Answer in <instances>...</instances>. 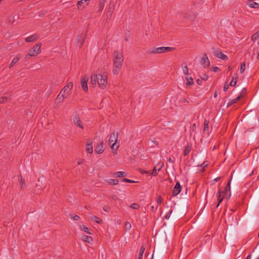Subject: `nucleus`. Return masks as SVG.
<instances>
[{"label": "nucleus", "instance_id": "1", "mask_svg": "<svg viewBox=\"0 0 259 259\" xmlns=\"http://www.w3.org/2000/svg\"><path fill=\"white\" fill-rule=\"evenodd\" d=\"M91 83L94 87L97 85L98 88L104 90L108 83L107 75L104 72H94L91 75Z\"/></svg>", "mask_w": 259, "mask_h": 259}, {"label": "nucleus", "instance_id": "2", "mask_svg": "<svg viewBox=\"0 0 259 259\" xmlns=\"http://www.w3.org/2000/svg\"><path fill=\"white\" fill-rule=\"evenodd\" d=\"M113 61V73L115 75L118 74L121 70L123 65V56L121 53L114 51L112 55Z\"/></svg>", "mask_w": 259, "mask_h": 259}, {"label": "nucleus", "instance_id": "3", "mask_svg": "<svg viewBox=\"0 0 259 259\" xmlns=\"http://www.w3.org/2000/svg\"><path fill=\"white\" fill-rule=\"evenodd\" d=\"M73 87V83L71 81L68 82L64 87L57 98V100L60 103H62L65 99L70 96Z\"/></svg>", "mask_w": 259, "mask_h": 259}, {"label": "nucleus", "instance_id": "4", "mask_svg": "<svg viewBox=\"0 0 259 259\" xmlns=\"http://www.w3.org/2000/svg\"><path fill=\"white\" fill-rule=\"evenodd\" d=\"M231 179L228 181L227 186L224 188V190L221 191L219 189L218 192L217 194V197L219 201L217 207H218L220 203L224 199H229L231 197L230 192V185Z\"/></svg>", "mask_w": 259, "mask_h": 259}, {"label": "nucleus", "instance_id": "5", "mask_svg": "<svg viewBox=\"0 0 259 259\" xmlns=\"http://www.w3.org/2000/svg\"><path fill=\"white\" fill-rule=\"evenodd\" d=\"M117 139L118 133L117 132H113L109 136V144L110 145V148H111L114 154H117V151L119 146L118 144H116Z\"/></svg>", "mask_w": 259, "mask_h": 259}, {"label": "nucleus", "instance_id": "6", "mask_svg": "<svg viewBox=\"0 0 259 259\" xmlns=\"http://www.w3.org/2000/svg\"><path fill=\"white\" fill-rule=\"evenodd\" d=\"M41 44L40 42L37 43L29 50L28 56L34 57L39 54L41 53Z\"/></svg>", "mask_w": 259, "mask_h": 259}, {"label": "nucleus", "instance_id": "7", "mask_svg": "<svg viewBox=\"0 0 259 259\" xmlns=\"http://www.w3.org/2000/svg\"><path fill=\"white\" fill-rule=\"evenodd\" d=\"M73 122L76 126L79 127L81 131H84L85 127L83 124L78 114L73 115L72 117Z\"/></svg>", "mask_w": 259, "mask_h": 259}, {"label": "nucleus", "instance_id": "8", "mask_svg": "<svg viewBox=\"0 0 259 259\" xmlns=\"http://www.w3.org/2000/svg\"><path fill=\"white\" fill-rule=\"evenodd\" d=\"M175 49L174 48H171L169 47H159L155 48L153 50L152 52L153 53H165L167 52H171L173 51Z\"/></svg>", "mask_w": 259, "mask_h": 259}, {"label": "nucleus", "instance_id": "9", "mask_svg": "<svg viewBox=\"0 0 259 259\" xmlns=\"http://www.w3.org/2000/svg\"><path fill=\"white\" fill-rule=\"evenodd\" d=\"M88 82V77L87 76H82L81 79V80H80V85H81L82 89L85 93H87L89 90Z\"/></svg>", "mask_w": 259, "mask_h": 259}, {"label": "nucleus", "instance_id": "10", "mask_svg": "<svg viewBox=\"0 0 259 259\" xmlns=\"http://www.w3.org/2000/svg\"><path fill=\"white\" fill-rule=\"evenodd\" d=\"M85 38V35L82 34L79 35L76 37V41L77 42V46H78L79 48L82 47Z\"/></svg>", "mask_w": 259, "mask_h": 259}, {"label": "nucleus", "instance_id": "11", "mask_svg": "<svg viewBox=\"0 0 259 259\" xmlns=\"http://www.w3.org/2000/svg\"><path fill=\"white\" fill-rule=\"evenodd\" d=\"M182 188L179 182H177L176 185L174 187L172 191V194L173 196L177 195L181 191Z\"/></svg>", "mask_w": 259, "mask_h": 259}, {"label": "nucleus", "instance_id": "12", "mask_svg": "<svg viewBox=\"0 0 259 259\" xmlns=\"http://www.w3.org/2000/svg\"><path fill=\"white\" fill-rule=\"evenodd\" d=\"M201 64L204 68L208 67L209 66V61L206 54H205L201 58Z\"/></svg>", "mask_w": 259, "mask_h": 259}, {"label": "nucleus", "instance_id": "13", "mask_svg": "<svg viewBox=\"0 0 259 259\" xmlns=\"http://www.w3.org/2000/svg\"><path fill=\"white\" fill-rule=\"evenodd\" d=\"M39 37L38 34H35L25 38V40L27 42H34L37 40Z\"/></svg>", "mask_w": 259, "mask_h": 259}, {"label": "nucleus", "instance_id": "14", "mask_svg": "<svg viewBox=\"0 0 259 259\" xmlns=\"http://www.w3.org/2000/svg\"><path fill=\"white\" fill-rule=\"evenodd\" d=\"M214 56L223 60L226 61L228 60L227 56L220 51H215L214 52Z\"/></svg>", "mask_w": 259, "mask_h": 259}, {"label": "nucleus", "instance_id": "15", "mask_svg": "<svg viewBox=\"0 0 259 259\" xmlns=\"http://www.w3.org/2000/svg\"><path fill=\"white\" fill-rule=\"evenodd\" d=\"M90 1V0H80L78 1L77 4L78 9H83L85 8L89 4Z\"/></svg>", "mask_w": 259, "mask_h": 259}, {"label": "nucleus", "instance_id": "16", "mask_svg": "<svg viewBox=\"0 0 259 259\" xmlns=\"http://www.w3.org/2000/svg\"><path fill=\"white\" fill-rule=\"evenodd\" d=\"M104 150L103 143L102 142L99 144L97 145L95 147V151L97 154H101Z\"/></svg>", "mask_w": 259, "mask_h": 259}, {"label": "nucleus", "instance_id": "17", "mask_svg": "<svg viewBox=\"0 0 259 259\" xmlns=\"http://www.w3.org/2000/svg\"><path fill=\"white\" fill-rule=\"evenodd\" d=\"M243 98V95L242 94H241L239 95L236 98L232 99L229 101V102L227 104V107H229L231 106L232 104L236 103L238 101L240 100L241 99Z\"/></svg>", "mask_w": 259, "mask_h": 259}, {"label": "nucleus", "instance_id": "18", "mask_svg": "<svg viewBox=\"0 0 259 259\" xmlns=\"http://www.w3.org/2000/svg\"><path fill=\"white\" fill-rule=\"evenodd\" d=\"M85 150L90 154H92L93 153V148L92 145V142L90 141L87 142L85 146Z\"/></svg>", "mask_w": 259, "mask_h": 259}, {"label": "nucleus", "instance_id": "19", "mask_svg": "<svg viewBox=\"0 0 259 259\" xmlns=\"http://www.w3.org/2000/svg\"><path fill=\"white\" fill-rule=\"evenodd\" d=\"M21 57V55L18 54L15 58H14L9 65V68L13 67L18 62Z\"/></svg>", "mask_w": 259, "mask_h": 259}, {"label": "nucleus", "instance_id": "20", "mask_svg": "<svg viewBox=\"0 0 259 259\" xmlns=\"http://www.w3.org/2000/svg\"><path fill=\"white\" fill-rule=\"evenodd\" d=\"M185 80L186 81L185 83L186 87H188V85H192L194 84L193 78L189 75L185 77Z\"/></svg>", "mask_w": 259, "mask_h": 259}, {"label": "nucleus", "instance_id": "21", "mask_svg": "<svg viewBox=\"0 0 259 259\" xmlns=\"http://www.w3.org/2000/svg\"><path fill=\"white\" fill-rule=\"evenodd\" d=\"M81 239L83 241L86 242H88L90 244H92L93 243V238L91 236L82 235L81 236Z\"/></svg>", "mask_w": 259, "mask_h": 259}, {"label": "nucleus", "instance_id": "22", "mask_svg": "<svg viewBox=\"0 0 259 259\" xmlns=\"http://www.w3.org/2000/svg\"><path fill=\"white\" fill-rule=\"evenodd\" d=\"M113 176L118 178L124 177L126 176V174L124 171H117L114 172Z\"/></svg>", "mask_w": 259, "mask_h": 259}, {"label": "nucleus", "instance_id": "23", "mask_svg": "<svg viewBox=\"0 0 259 259\" xmlns=\"http://www.w3.org/2000/svg\"><path fill=\"white\" fill-rule=\"evenodd\" d=\"M208 127H209V121L207 120H205L204 121V128L203 132L208 134Z\"/></svg>", "mask_w": 259, "mask_h": 259}, {"label": "nucleus", "instance_id": "24", "mask_svg": "<svg viewBox=\"0 0 259 259\" xmlns=\"http://www.w3.org/2000/svg\"><path fill=\"white\" fill-rule=\"evenodd\" d=\"M90 218L94 221H95L97 224H101L102 220L98 217L95 215H91Z\"/></svg>", "mask_w": 259, "mask_h": 259}, {"label": "nucleus", "instance_id": "25", "mask_svg": "<svg viewBox=\"0 0 259 259\" xmlns=\"http://www.w3.org/2000/svg\"><path fill=\"white\" fill-rule=\"evenodd\" d=\"M108 184L111 185H116L118 183V181L116 179H110L107 180Z\"/></svg>", "mask_w": 259, "mask_h": 259}, {"label": "nucleus", "instance_id": "26", "mask_svg": "<svg viewBox=\"0 0 259 259\" xmlns=\"http://www.w3.org/2000/svg\"><path fill=\"white\" fill-rule=\"evenodd\" d=\"M11 100V98L7 97H2L0 98V103L4 104L7 103Z\"/></svg>", "mask_w": 259, "mask_h": 259}, {"label": "nucleus", "instance_id": "27", "mask_svg": "<svg viewBox=\"0 0 259 259\" xmlns=\"http://www.w3.org/2000/svg\"><path fill=\"white\" fill-rule=\"evenodd\" d=\"M80 229L82 231H83L85 232L88 234H92V233L91 232L90 229L88 227H87L86 226H85L84 225H81L80 226Z\"/></svg>", "mask_w": 259, "mask_h": 259}, {"label": "nucleus", "instance_id": "28", "mask_svg": "<svg viewBox=\"0 0 259 259\" xmlns=\"http://www.w3.org/2000/svg\"><path fill=\"white\" fill-rule=\"evenodd\" d=\"M182 71L186 76H188L189 70L188 67L185 65L182 66Z\"/></svg>", "mask_w": 259, "mask_h": 259}, {"label": "nucleus", "instance_id": "29", "mask_svg": "<svg viewBox=\"0 0 259 259\" xmlns=\"http://www.w3.org/2000/svg\"><path fill=\"white\" fill-rule=\"evenodd\" d=\"M191 151V147L187 145L185 148V149H184V155L185 156H187L189 153Z\"/></svg>", "mask_w": 259, "mask_h": 259}, {"label": "nucleus", "instance_id": "30", "mask_svg": "<svg viewBox=\"0 0 259 259\" xmlns=\"http://www.w3.org/2000/svg\"><path fill=\"white\" fill-rule=\"evenodd\" d=\"M248 6L250 8H256L258 7V4L256 2H252L248 4Z\"/></svg>", "mask_w": 259, "mask_h": 259}, {"label": "nucleus", "instance_id": "31", "mask_svg": "<svg viewBox=\"0 0 259 259\" xmlns=\"http://www.w3.org/2000/svg\"><path fill=\"white\" fill-rule=\"evenodd\" d=\"M259 39V31L256 32L251 36V39L253 41Z\"/></svg>", "mask_w": 259, "mask_h": 259}, {"label": "nucleus", "instance_id": "32", "mask_svg": "<svg viewBox=\"0 0 259 259\" xmlns=\"http://www.w3.org/2000/svg\"><path fill=\"white\" fill-rule=\"evenodd\" d=\"M237 82V77H233L231 82H230V85L232 87L235 86Z\"/></svg>", "mask_w": 259, "mask_h": 259}, {"label": "nucleus", "instance_id": "33", "mask_svg": "<svg viewBox=\"0 0 259 259\" xmlns=\"http://www.w3.org/2000/svg\"><path fill=\"white\" fill-rule=\"evenodd\" d=\"M245 63L244 62L241 63L240 68V73H243L244 72V70L245 69Z\"/></svg>", "mask_w": 259, "mask_h": 259}, {"label": "nucleus", "instance_id": "34", "mask_svg": "<svg viewBox=\"0 0 259 259\" xmlns=\"http://www.w3.org/2000/svg\"><path fill=\"white\" fill-rule=\"evenodd\" d=\"M144 251L145 248L143 247H141L139 254V259H142Z\"/></svg>", "mask_w": 259, "mask_h": 259}, {"label": "nucleus", "instance_id": "35", "mask_svg": "<svg viewBox=\"0 0 259 259\" xmlns=\"http://www.w3.org/2000/svg\"><path fill=\"white\" fill-rule=\"evenodd\" d=\"M160 168L157 169L156 168V167H154L152 173H151L150 174H151L152 176H155L157 175L158 171H159L160 170Z\"/></svg>", "mask_w": 259, "mask_h": 259}, {"label": "nucleus", "instance_id": "36", "mask_svg": "<svg viewBox=\"0 0 259 259\" xmlns=\"http://www.w3.org/2000/svg\"><path fill=\"white\" fill-rule=\"evenodd\" d=\"M200 168H201V169L200 170L201 171H204L205 167L207 166V164L205 163V162H203L201 165L199 166Z\"/></svg>", "mask_w": 259, "mask_h": 259}, {"label": "nucleus", "instance_id": "37", "mask_svg": "<svg viewBox=\"0 0 259 259\" xmlns=\"http://www.w3.org/2000/svg\"><path fill=\"white\" fill-rule=\"evenodd\" d=\"M130 207L133 209H138L139 207V205L136 203L132 204Z\"/></svg>", "mask_w": 259, "mask_h": 259}, {"label": "nucleus", "instance_id": "38", "mask_svg": "<svg viewBox=\"0 0 259 259\" xmlns=\"http://www.w3.org/2000/svg\"><path fill=\"white\" fill-rule=\"evenodd\" d=\"M20 185L22 188L24 187L25 186L24 180L22 178H21L20 180Z\"/></svg>", "mask_w": 259, "mask_h": 259}, {"label": "nucleus", "instance_id": "39", "mask_svg": "<svg viewBox=\"0 0 259 259\" xmlns=\"http://www.w3.org/2000/svg\"><path fill=\"white\" fill-rule=\"evenodd\" d=\"M162 197L160 195H159L158 198H157V202L158 203L159 205H160L161 202H162Z\"/></svg>", "mask_w": 259, "mask_h": 259}, {"label": "nucleus", "instance_id": "40", "mask_svg": "<svg viewBox=\"0 0 259 259\" xmlns=\"http://www.w3.org/2000/svg\"><path fill=\"white\" fill-rule=\"evenodd\" d=\"M125 227L127 229H130L131 228V225L130 223L127 222L125 224Z\"/></svg>", "mask_w": 259, "mask_h": 259}, {"label": "nucleus", "instance_id": "41", "mask_svg": "<svg viewBox=\"0 0 259 259\" xmlns=\"http://www.w3.org/2000/svg\"><path fill=\"white\" fill-rule=\"evenodd\" d=\"M84 162V160L82 159H79L77 161V163L78 165H80Z\"/></svg>", "mask_w": 259, "mask_h": 259}, {"label": "nucleus", "instance_id": "42", "mask_svg": "<svg viewBox=\"0 0 259 259\" xmlns=\"http://www.w3.org/2000/svg\"><path fill=\"white\" fill-rule=\"evenodd\" d=\"M72 218L75 221H78L80 220V217L77 215H74Z\"/></svg>", "mask_w": 259, "mask_h": 259}, {"label": "nucleus", "instance_id": "43", "mask_svg": "<svg viewBox=\"0 0 259 259\" xmlns=\"http://www.w3.org/2000/svg\"><path fill=\"white\" fill-rule=\"evenodd\" d=\"M122 181L123 182H127V183H133L134 181L131 180H129V179H123L122 180Z\"/></svg>", "mask_w": 259, "mask_h": 259}, {"label": "nucleus", "instance_id": "44", "mask_svg": "<svg viewBox=\"0 0 259 259\" xmlns=\"http://www.w3.org/2000/svg\"><path fill=\"white\" fill-rule=\"evenodd\" d=\"M208 76L206 74H203L201 77L202 79L206 80L208 79Z\"/></svg>", "mask_w": 259, "mask_h": 259}, {"label": "nucleus", "instance_id": "45", "mask_svg": "<svg viewBox=\"0 0 259 259\" xmlns=\"http://www.w3.org/2000/svg\"><path fill=\"white\" fill-rule=\"evenodd\" d=\"M228 88H229L228 84H225L224 87V91L226 92L227 91V90L228 89Z\"/></svg>", "mask_w": 259, "mask_h": 259}, {"label": "nucleus", "instance_id": "46", "mask_svg": "<svg viewBox=\"0 0 259 259\" xmlns=\"http://www.w3.org/2000/svg\"><path fill=\"white\" fill-rule=\"evenodd\" d=\"M219 70V68L218 67H214L213 68V71L214 72H217Z\"/></svg>", "mask_w": 259, "mask_h": 259}, {"label": "nucleus", "instance_id": "47", "mask_svg": "<svg viewBox=\"0 0 259 259\" xmlns=\"http://www.w3.org/2000/svg\"><path fill=\"white\" fill-rule=\"evenodd\" d=\"M197 83L199 84V85H201V83H202V81L200 79H197V81H196Z\"/></svg>", "mask_w": 259, "mask_h": 259}, {"label": "nucleus", "instance_id": "48", "mask_svg": "<svg viewBox=\"0 0 259 259\" xmlns=\"http://www.w3.org/2000/svg\"><path fill=\"white\" fill-rule=\"evenodd\" d=\"M141 172H142V173L148 174H151V172H150V171H145V170H143L142 171H141Z\"/></svg>", "mask_w": 259, "mask_h": 259}, {"label": "nucleus", "instance_id": "49", "mask_svg": "<svg viewBox=\"0 0 259 259\" xmlns=\"http://www.w3.org/2000/svg\"><path fill=\"white\" fill-rule=\"evenodd\" d=\"M169 217H170V214H167L165 216V219H169Z\"/></svg>", "mask_w": 259, "mask_h": 259}, {"label": "nucleus", "instance_id": "50", "mask_svg": "<svg viewBox=\"0 0 259 259\" xmlns=\"http://www.w3.org/2000/svg\"><path fill=\"white\" fill-rule=\"evenodd\" d=\"M220 179V177H217V178H215V179H214V181L215 182H217V181H219Z\"/></svg>", "mask_w": 259, "mask_h": 259}, {"label": "nucleus", "instance_id": "51", "mask_svg": "<svg viewBox=\"0 0 259 259\" xmlns=\"http://www.w3.org/2000/svg\"><path fill=\"white\" fill-rule=\"evenodd\" d=\"M14 16H13V18H14ZM9 21H10V22H11V23H13V22L15 21V20H14V19H10V20H9Z\"/></svg>", "mask_w": 259, "mask_h": 259}, {"label": "nucleus", "instance_id": "52", "mask_svg": "<svg viewBox=\"0 0 259 259\" xmlns=\"http://www.w3.org/2000/svg\"><path fill=\"white\" fill-rule=\"evenodd\" d=\"M168 160L170 163H172L174 162L172 159L171 158H169Z\"/></svg>", "mask_w": 259, "mask_h": 259}, {"label": "nucleus", "instance_id": "53", "mask_svg": "<svg viewBox=\"0 0 259 259\" xmlns=\"http://www.w3.org/2000/svg\"><path fill=\"white\" fill-rule=\"evenodd\" d=\"M246 259H251V255H250V254L248 255L247 256V257H246Z\"/></svg>", "mask_w": 259, "mask_h": 259}, {"label": "nucleus", "instance_id": "54", "mask_svg": "<svg viewBox=\"0 0 259 259\" xmlns=\"http://www.w3.org/2000/svg\"><path fill=\"white\" fill-rule=\"evenodd\" d=\"M217 94L216 93H214V97L215 98V97H217Z\"/></svg>", "mask_w": 259, "mask_h": 259}, {"label": "nucleus", "instance_id": "55", "mask_svg": "<svg viewBox=\"0 0 259 259\" xmlns=\"http://www.w3.org/2000/svg\"><path fill=\"white\" fill-rule=\"evenodd\" d=\"M228 69H229V70H231V67H230V66H229Z\"/></svg>", "mask_w": 259, "mask_h": 259}, {"label": "nucleus", "instance_id": "56", "mask_svg": "<svg viewBox=\"0 0 259 259\" xmlns=\"http://www.w3.org/2000/svg\"><path fill=\"white\" fill-rule=\"evenodd\" d=\"M258 56H259V53H258Z\"/></svg>", "mask_w": 259, "mask_h": 259}, {"label": "nucleus", "instance_id": "57", "mask_svg": "<svg viewBox=\"0 0 259 259\" xmlns=\"http://www.w3.org/2000/svg\"><path fill=\"white\" fill-rule=\"evenodd\" d=\"M257 259H259V257H258Z\"/></svg>", "mask_w": 259, "mask_h": 259}]
</instances>
